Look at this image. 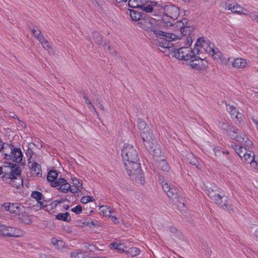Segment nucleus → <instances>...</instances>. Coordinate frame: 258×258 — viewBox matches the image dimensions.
<instances>
[{"label": "nucleus", "instance_id": "f257e3e1", "mask_svg": "<svg viewBox=\"0 0 258 258\" xmlns=\"http://www.w3.org/2000/svg\"><path fill=\"white\" fill-rule=\"evenodd\" d=\"M143 28L150 35H155L157 37L160 38L163 40L160 42V46L163 48H172V44L169 42L179 38V36L172 33H167L164 31V29L167 27H170L172 23L167 21L157 23L155 19L144 21L142 23Z\"/></svg>", "mask_w": 258, "mask_h": 258}, {"label": "nucleus", "instance_id": "f03ea898", "mask_svg": "<svg viewBox=\"0 0 258 258\" xmlns=\"http://www.w3.org/2000/svg\"><path fill=\"white\" fill-rule=\"evenodd\" d=\"M138 127L144 144L148 152L154 157H158L161 154L156 141L153 139L152 133L147 126L146 122L140 119L138 120Z\"/></svg>", "mask_w": 258, "mask_h": 258}, {"label": "nucleus", "instance_id": "7ed1b4c3", "mask_svg": "<svg viewBox=\"0 0 258 258\" xmlns=\"http://www.w3.org/2000/svg\"><path fill=\"white\" fill-rule=\"evenodd\" d=\"M121 156L125 169L130 171L131 165H134L138 170L139 167V158L137 150L132 145L127 144L124 145L121 151Z\"/></svg>", "mask_w": 258, "mask_h": 258}, {"label": "nucleus", "instance_id": "20e7f679", "mask_svg": "<svg viewBox=\"0 0 258 258\" xmlns=\"http://www.w3.org/2000/svg\"><path fill=\"white\" fill-rule=\"evenodd\" d=\"M188 20L186 18H183L180 21H178L173 25L172 24L171 26H173L174 29L176 32V35H179V38L177 39H183L186 41V44L190 45L192 42L191 33L194 28L188 25Z\"/></svg>", "mask_w": 258, "mask_h": 258}, {"label": "nucleus", "instance_id": "39448f33", "mask_svg": "<svg viewBox=\"0 0 258 258\" xmlns=\"http://www.w3.org/2000/svg\"><path fill=\"white\" fill-rule=\"evenodd\" d=\"M221 127L227 132L231 139L243 144L248 148L252 146V142L247 138L246 134L241 130L225 123H221Z\"/></svg>", "mask_w": 258, "mask_h": 258}, {"label": "nucleus", "instance_id": "423d86ee", "mask_svg": "<svg viewBox=\"0 0 258 258\" xmlns=\"http://www.w3.org/2000/svg\"><path fill=\"white\" fill-rule=\"evenodd\" d=\"M208 195L215 203L219 205L223 209H227L229 204L227 197L222 194L221 190L215 185H213L208 189Z\"/></svg>", "mask_w": 258, "mask_h": 258}, {"label": "nucleus", "instance_id": "0eeeda50", "mask_svg": "<svg viewBox=\"0 0 258 258\" xmlns=\"http://www.w3.org/2000/svg\"><path fill=\"white\" fill-rule=\"evenodd\" d=\"M214 44L205 41L202 38L198 39L195 45V50L198 55H205L213 52Z\"/></svg>", "mask_w": 258, "mask_h": 258}, {"label": "nucleus", "instance_id": "6e6552de", "mask_svg": "<svg viewBox=\"0 0 258 258\" xmlns=\"http://www.w3.org/2000/svg\"><path fill=\"white\" fill-rule=\"evenodd\" d=\"M172 54L176 58L184 60H190L196 51L188 46L181 47L178 49L172 48Z\"/></svg>", "mask_w": 258, "mask_h": 258}, {"label": "nucleus", "instance_id": "1a4fd4ad", "mask_svg": "<svg viewBox=\"0 0 258 258\" xmlns=\"http://www.w3.org/2000/svg\"><path fill=\"white\" fill-rule=\"evenodd\" d=\"M160 10H163V13L165 16L162 20L156 21L157 23L163 21L164 20L165 22L169 21L172 23L171 21L176 19L179 14L178 8L174 5H167L163 8L161 7Z\"/></svg>", "mask_w": 258, "mask_h": 258}, {"label": "nucleus", "instance_id": "9d476101", "mask_svg": "<svg viewBox=\"0 0 258 258\" xmlns=\"http://www.w3.org/2000/svg\"><path fill=\"white\" fill-rule=\"evenodd\" d=\"M205 55H198L196 52L189 61L190 67L197 70H203L208 66V61Z\"/></svg>", "mask_w": 258, "mask_h": 258}, {"label": "nucleus", "instance_id": "9b49d317", "mask_svg": "<svg viewBox=\"0 0 258 258\" xmlns=\"http://www.w3.org/2000/svg\"><path fill=\"white\" fill-rule=\"evenodd\" d=\"M162 188L166 192L167 196L173 201L176 200L177 202L181 204L182 198L179 196V190L174 185L168 182H163Z\"/></svg>", "mask_w": 258, "mask_h": 258}, {"label": "nucleus", "instance_id": "f8f14e48", "mask_svg": "<svg viewBox=\"0 0 258 258\" xmlns=\"http://www.w3.org/2000/svg\"><path fill=\"white\" fill-rule=\"evenodd\" d=\"M23 232L18 228L6 226L0 222V235L5 237H19Z\"/></svg>", "mask_w": 258, "mask_h": 258}, {"label": "nucleus", "instance_id": "ddd939ff", "mask_svg": "<svg viewBox=\"0 0 258 258\" xmlns=\"http://www.w3.org/2000/svg\"><path fill=\"white\" fill-rule=\"evenodd\" d=\"M130 171L126 169L127 173L130 178L138 184H143L144 181V176L142 170L141 169V165L139 163V167L138 170L134 167V165H131Z\"/></svg>", "mask_w": 258, "mask_h": 258}, {"label": "nucleus", "instance_id": "4468645a", "mask_svg": "<svg viewBox=\"0 0 258 258\" xmlns=\"http://www.w3.org/2000/svg\"><path fill=\"white\" fill-rule=\"evenodd\" d=\"M10 149V154L7 153H4L5 158L6 159H10L17 163H20L22 160L23 154L20 148H15L14 149L9 148Z\"/></svg>", "mask_w": 258, "mask_h": 258}, {"label": "nucleus", "instance_id": "2eb2a0df", "mask_svg": "<svg viewBox=\"0 0 258 258\" xmlns=\"http://www.w3.org/2000/svg\"><path fill=\"white\" fill-rule=\"evenodd\" d=\"M243 162L250 164L251 167L254 169H257L258 167V163L255 158L254 153L250 150H247L246 153H244V155L241 157Z\"/></svg>", "mask_w": 258, "mask_h": 258}, {"label": "nucleus", "instance_id": "dca6fc26", "mask_svg": "<svg viewBox=\"0 0 258 258\" xmlns=\"http://www.w3.org/2000/svg\"><path fill=\"white\" fill-rule=\"evenodd\" d=\"M21 170L19 167H17L14 170V176L12 178L10 184L17 188H19L23 186V179L21 177Z\"/></svg>", "mask_w": 258, "mask_h": 258}, {"label": "nucleus", "instance_id": "f3484780", "mask_svg": "<svg viewBox=\"0 0 258 258\" xmlns=\"http://www.w3.org/2000/svg\"><path fill=\"white\" fill-rule=\"evenodd\" d=\"M51 185L53 187L59 186L58 189L63 193H67L70 188V184L63 178H58Z\"/></svg>", "mask_w": 258, "mask_h": 258}, {"label": "nucleus", "instance_id": "a211bd4d", "mask_svg": "<svg viewBox=\"0 0 258 258\" xmlns=\"http://www.w3.org/2000/svg\"><path fill=\"white\" fill-rule=\"evenodd\" d=\"M227 110L235 122L238 123L241 122L243 118V115L238 112L235 107L232 105L229 106Z\"/></svg>", "mask_w": 258, "mask_h": 258}, {"label": "nucleus", "instance_id": "6ab92c4d", "mask_svg": "<svg viewBox=\"0 0 258 258\" xmlns=\"http://www.w3.org/2000/svg\"><path fill=\"white\" fill-rule=\"evenodd\" d=\"M4 207L6 210L15 215H19L20 214L21 209L23 207L18 203H8L6 204Z\"/></svg>", "mask_w": 258, "mask_h": 258}, {"label": "nucleus", "instance_id": "aec40b11", "mask_svg": "<svg viewBox=\"0 0 258 258\" xmlns=\"http://www.w3.org/2000/svg\"><path fill=\"white\" fill-rule=\"evenodd\" d=\"M247 60L243 58H235L232 61V66L236 69H243L247 66Z\"/></svg>", "mask_w": 258, "mask_h": 258}, {"label": "nucleus", "instance_id": "412c9836", "mask_svg": "<svg viewBox=\"0 0 258 258\" xmlns=\"http://www.w3.org/2000/svg\"><path fill=\"white\" fill-rule=\"evenodd\" d=\"M16 169L15 166H12L10 171L9 172L4 171V174L2 177V180L6 183H10L12 182V180L14 176V170Z\"/></svg>", "mask_w": 258, "mask_h": 258}, {"label": "nucleus", "instance_id": "4be33fe9", "mask_svg": "<svg viewBox=\"0 0 258 258\" xmlns=\"http://www.w3.org/2000/svg\"><path fill=\"white\" fill-rule=\"evenodd\" d=\"M149 0H129L128 5L132 8H142L143 6L147 5Z\"/></svg>", "mask_w": 258, "mask_h": 258}, {"label": "nucleus", "instance_id": "5701e85b", "mask_svg": "<svg viewBox=\"0 0 258 258\" xmlns=\"http://www.w3.org/2000/svg\"><path fill=\"white\" fill-rule=\"evenodd\" d=\"M31 197L36 200L37 203L39 205L40 208L46 206V202L41 201V200L43 199V196L40 192L38 191H33L31 194Z\"/></svg>", "mask_w": 258, "mask_h": 258}, {"label": "nucleus", "instance_id": "b1692460", "mask_svg": "<svg viewBox=\"0 0 258 258\" xmlns=\"http://www.w3.org/2000/svg\"><path fill=\"white\" fill-rule=\"evenodd\" d=\"M187 161L190 164L195 166L197 169L201 170L202 168V164H201L198 160L191 153H189L186 157Z\"/></svg>", "mask_w": 258, "mask_h": 258}, {"label": "nucleus", "instance_id": "393cba45", "mask_svg": "<svg viewBox=\"0 0 258 258\" xmlns=\"http://www.w3.org/2000/svg\"><path fill=\"white\" fill-rule=\"evenodd\" d=\"M31 173L33 176L41 177L42 175L41 166L36 162H34L32 164Z\"/></svg>", "mask_w": 258, "mask_h": 258}, {"label": "nucleus", "instance_id": "a878e982", "mask_svg": "<svg viewBox=\"0 0 258 258\" xmlns=\"http://www.w3.org/2000/svg\"><path fill=\"white\" fill-rule=\"evenodd\" d=\"M130 17L131 19L134 21H141V24L143 26L142 23L144 22V21H146V20H142V15L140 12H138L137 11H135L134 10H131L130 11ZM151 19H153V18H151ZM151 20V19H147V20Z\"/></svg>", "mask_w": 258, "mask_h": 258}, {"label": "nucleus", "instance_id": "bb28decb", "mask_svg": "<svg viewBox=\"0 0 258 258\" xmlns=\"http://www.w3.org/2000/svg\"><path fill=\"white\" fill-rule=\"evenodd\" d=\"M226 8L228 10H231L232 12L238 13L242 11V8L235 3H226Z\"/></svg>", "mask_w": 258, "mask_h": 258}, {"label": "nucleus", "instance_id": "cd10ccee", "mask_svg": "<svg viewBox=\"0 0 258 258\" xmlns=\"http://www.w3.org/2000/svg\"><path fill=\"white\" fill-rule=\"evenodd\" d=\"M233 149L235 150L237 155L241 158L244 155V153H246L247 149L246 148L242 146H239L237 144H234L232 146Z\"/></svg>", "mask_w": 258, "mask_h": 258}, {"label": "nucleus", "instance_id": "c85d7f7f", "mask_svg": "<svg viewBox=\"0 0 258 258\" xmlns=\"http://www.w3.org/2000/svg\"><path fill=\"white\" fill-rule=\"evenodd\" d=\"M55 218L57 220L66 222H70L71 220L70 213L68 212H66L64 213H58L55 216Z\"/></svg>", "mask_w": 258, "mask_h": 258}, {"label": "nucleus", "instance_id": "c756f323", "mask_svg": "<svg viewBox=\"0 0 258 258\" xmlns=\"http://www.w3.org/2000/svg\"><path fill=\"white\" fill-rule=\"evenodd\" d=\"M110 249L114 248L117 250L119 253H123L126 251L124 249V246L122 243H117L116 242L111 243L109 245Z\"/></svg>", "mask_w": 258, "mask_h": 258}, {"label": "nucleus", "instance_id": "7c9ffc66", "mask_svg": "<svg viewBox=\"0 0 258 258\" xmlns=\"http://www.w3.org/2000/svg\"><path fill=\"white\" fill-rule=\"evenodd\" d=\"M71 256L72 258H91L86 253L82 252L80 250L72 252Z\"/></svg>", "mask_w": 258, "mask_h": 258}, {"label": "nucleus", "instance_id": "2f4dec72", "mask_svg": "<svg viewBox=\"0 0 258 258\" xmlns=\"http://www.w3.org/2000/svg\"><path fill=\"white\" fill-rule=\"evenodd\" d=\"M158 168L166 172L168 171L169 170L168 164L164 159H161L158 162Z\"/></svg>", "mask_w": 258, "mask_h": 258}, {"label": "nucleus", "instance_id": "473e14b6", "mask_svg": "<svg viewBox=\"0 0 258 258\" xmlns=\"http://www.w3.org/2000/svg\"><path fill=\"white\" fill-rule=\"evenodd\" d=\"M150 3L151 5H148L147 6H145V5H144L142 7V8H141V9L147 13H150L153 11H156V9H155V7H157V3L150 2Z\"/></svg>", "mask_w": 258, "mask_h": 258}, {"label": "nucleus", "instance_id": "72a5a7b5", "mask_svg": "<svg viewBox=\"0 0 258 258\" xmlns=\"http://www.w3.org/2000/svg\"><path fill=\"white\" fill-rule=\"evenodd\" d=\"M58 176V174L55 170H50L47 175V180L51 182L52 184L54 182L56 181L57 179L56 178Z\"/></svg>", "mask_w": 258, "mask_h": 258}, {"label": "nucleus", "instance_id": "f704fd0d", "mask_svg": "<svg viewBox=\"0 0 258 258\" xmlns=\"http://www.w3.org/2000/svg\"><path fill=\"white\" fill-rule=\"evenodd\" d=\"M51 243L58 249L63 248L65 246L64 242L62 240H58L55 238L51 239Z\"/></svg>", "mask_w": 258, "mask_h": 258}, {"label": "nucleus", "instance_id": "c9c22d12", "mask_svg": "<svg viewBox=\"0 0 258 258\" xmlns=\"http://www.w3.org/2000/svg\"><path fill=\"white\" fill-rule=\"evenodd\" d=\"M31 32L34 36L40 42L42 41L44 38L43 35L41 34V31L39 29H33Z\"/></svg>", "mask_w": 258, "mask_h": 258}, {"label": "nucleus", "instance_id": "e433bc0d", "mask_svg": "<svg viewBox=\"0 0 258 258\" xmlns=\"http://www.w3.org/2000/svg\"><path fill=\"white\" fill-rule=\"evenodd\" d=\"M93 37V39L97 44L100 45L102 43L103 38L98 32H94Z\"/></svg>", "mask_w": 258, "mask_h": 258}, {"label": "nucleus", "instance_id": "4c0bfd02", "mask_svg": "<svg viewBox=\"0 0 258 258\" xmlns=\"http://www.w3.org/2000/svg\"><path fill=\"white\" fill-rule=\"evenodd\" d=\"M125 252L130 253L132 256H135L140 254V250L136 247H132L129 248Z\"/></svg>", "mask_w": 258, "mask_h": 258}, {"label": "nucleus", "instance_id": "58836bf2", "mask_svg": "<svg viewBox=\"0 0 258 258\" xmlns=\"http://www.w3.org/2000/svg\"><path fill=\"white\" fill-rule=\"evenodd\" d=\"M101 208L102 209L101 212L103 216L111 217V211L108 208L102 206Z\"/></svg>", "mask_w": 258, "mask_h": 258}, {"label": "nucleus", "instance_id": "ea45409f", "mask_svg": "<svg viewBox=\"0 0 258 258\" xmlns=\"http://www.w3.org/2000/svg\"><path fill=\"white\" fill-rule=\"evenodd\" d=\"M21 221L26 224H30L32 221L27 215H23L20 218Z\"/></svg>", "mask_w": 258, "mask_h": 258}, {"label": "nucleus", "instance_id": "a19ab883", "mask_svg": "<svg viewBox=\"0 0 258 258\" xmlns=\"http://www.w3.org/2000/svg\"><path fill=\"white\" fill-rule=\"evenodd\" d=\"M94 201V199L91 196H85L83 197L81 199V202L83 204H86L89 202H93Z\"/></svg>", "mask_w": 258, "mask_h": 258}, {"label": "nucleus", "instance_id": "79ce46f5", "mask_svg": "<svg viewBox=\"0 0 258 258\" xmlns=\"http://www.w3.org/2000/svg\"><path fill=\"white\" fill-rule=\"evenodd\" d=\"M71 211L76 214H80L82 212V208L80 205H77L74 208L72 209Z\"/></svg>", "mask_w": 258, "mask_h": 258}, {"label": "nucleus", "instance_id": "37998d69", "mask_svg": "<svg viewBox=\"0 0 258 258\" xmlns=\"http://www.w3.org/2000/svg\"><path fill=\"white\" fill-rule=\"evenodd\" d=\"M203 249L205 250L206 254L210 256L212 253V249L207 244H204L203 246Z\"/></svg>", "mask_w": 258, "mask_h": 258}, {"label": "nucleus", "instance_id": "c03bdc74", "mask_svg": "<svg viewBox=\"0 0 258 258\" xmlns=\"http://www.w3.org/2000/svg\"><path fill=\"white\" fill-rule=\"evenodd\" d=\"M40 42L42 45V46L43 48L45 49L48 50L49 48H50V46H49V42L44 38L42 41H40Z\"/></svg>", "mask_w": 258, "mask_h": 258}, {"label": "nucleus", "instance_id": "a18cd8bd", "mask_svg": "<svg viewBox=\"0 0 258 258\" xmlns=\"http://www.w3.org/2000/svg\"><path fill=\"white\" fill-rule=\"evenodd\" d=\"M209 54L212 55L213 57L215 59H217L220 57L221 53L219 51H216L214 48L213 52Z\"/></svg>", "mask_w": 258, "mask_h": 258}, {"label": "nucleus", "instance_id": "49530a36", "mask_svg": "<svg viewBox=\"0 0 258 258\" xmlns=\"http://www.w3.org/2000/svg\"><path fill=\"white\" fill-rule=\"evenodd\" d=\"M10 148V147L7 145L6 146H4L3 143L0 141V152L2 149H4L3 152L4 154L5 153L8 152V149Z\"/></svg>", "mask_w": 258, "mask_h": 258}, {"label": "nucleus", "instance_id": "de8ad7c7", "mask_svg": "<svg viewBox=\"0 0 258 258\" xmlns=\"http://www.w3.org/2000/svg\"><path fill=\"white\" fill-rule=\"evenodd\" d=\"M96 103L98 104L100 108L102 111H104L105 110L104 106L103 105V103H102L101 100L100 99V98L98 97V98H97L96 99Z\"/></svg>", "mask_w": 258, "mask_h": 258}, {"label": "nucleus", "instance_id": "09e8293b", "mask_svg": "<svg viewBox=\"0 0 258 258\" xmlns=\"http://www.w3.org/2000/svg\"><path fill=\"white\" fill-rule=\"evenodd\" d=\"M87 104L89 105V108H90V109H91L92 111H93L94 112H95L96 114L98 115V112L96 110V109L94 106V105L91 103V102L88 101V102H87Z\"/></svg>", "mask_w": 258, "mask_h": 258}, {"label": "nucleus", "instance_id": "8fccbe9b", "mask_svg": "<svg viewBox=\"0 0 258 258\" xmlns=\"http://www.w3.org/2000/svg\"><path fill=\"white\" fill-rule=\"evenodd\" d=\"M69 190L73 194L77 193L78 191L79 190V188L78 186L76 185H73L72 187L70 186V188Z\"/></svg>", "mask_w": 258, "mask_h": 258}, {"label": "nucleus", "instance_id": "3c124183", "mask_svg": "<svg viewBox=\"0 0 258 258\" xmlns=\"http://www.w3.org/2000/svg\"><path fill=\"white\" fill-rule=\"evenodd\" d=\"M170 231L173 234H178L180 233V231H178L176 228L174 227H170L169 228Z\"/></svg>", "mask_w": 258, "mask_h": 258}, {"label": "nucleus", "instance_id": "603ef678", "mask_svg": "<svg viewBox=\"0 0 258 258\" xmlns=\"http://www.w3.org/2000/svg\"><path fill=\"white\" fill-rule=\"evenodd\" d=\"M73 180L74 184H75V185L78 186V187L82 186V183L80 184V185H79L80 183V181L77 178H75Z\"/></svg>", "mask_w": 258, "mask_h": 258}, {"label": "nucleus", "instance_id": "864d4df0", "mask_svg": "<svg viewBox=\"0 0 258 258\" xmlns=\"http://www.w3.org/2000/svg\"><path fill=\"white\" fill-rule=\"evenodd\" d=\"M16 117L17 118H18V120H19V124L23 127L24 128H25L26 127V125L25 124V123L21 120H20L18 117L17 116H16Z\"/></svg>", "mask_w": 258, "mask_h": 258}, {"label": "nucleus", "instance_id": "5fc2aeb1", "mask_svg": "<svg viewBox=\"0 0 258 258\" xmlns=\"http://www.w3.org/2000/svg\"><path fill=\"white\" fill-rule=\"evenodd\" d=\"M111 220L114 223L117 224L119 222L118 219L115 216H112L111 217Z\"/></svg>", "mask_w": 258, "mask_h": 258}, {"label": "nucleus", "instance_id": "6e6d98bb", "mask_svg": "<svg viewBox=\"0 0 258 258\" xmlns=\"http://www.w3.org/2000/svg\"><path fill=\"white\" fill-rule=\"evenodd\" d=\"M50 256V255H47L45 253H42L40 254L39 258H49Z\"/></svg>", "mask_w": 258, "mask_h": 258}, {"label": "nucleus", "instance_id": "4d7b16f0", "mask_svg": "<svg viewBox=\"0 0 258 258\" xmlns=\"http://www.w3.org/2000/svg\"><path fill=\"white\" fill-rule=\"evenodd\" d=\"M58 204H59V202H58L56 200H55L51 203V205L52 207L55 208L57 206V205Z\"/></svg>", "mask_w": 258, "mask_h": 258}, {"label": "nucleus", "instance_id": "13d9d810", "mask_svg": "<svg viewBox=\"0 0 258 258\" xmlns=\"http://www.w3.org/2000/svg\"><path fill=\"white\" fill-rule=\"evenodd\" d=\"M214 151L215 155H217V154H218V152L219 151L218 147L215 148L214 149Z\"/></svg>", "mask_w": 258, "mask_h": 258}, {"label": "nucleus", "instance_id": "bf43d9fd", "mask_svg": "<svg viewBox=\"0 0 258 258\" xmlns=\"http://www.w3.org/2000/svg\"><path fill=\"white\" fill-rule=\"evenodd\" d=\"M84 100H85V101L86 103H87V102H88V101H90L89 100L88 98L86 95H85V96H84Z\"/></svg>", "mask_w": 258, "mask_h": 258}, {"label": "nucleus", "instance_id": "052dcab7", "mask_svg": "<svg viewBox=\"0 0 258 258\" xmlns=\"http://www.w3.org/2000/svg\"><path fill=\"white\" fill-rule=\"evenodd\" d=\"M252 120H253V122L256 125L257 128L258 130V121L256 120L254 118H252Z\"/></svg>", "mask_w": 258, "mask_h": 258}, {"label": "nucleus", "instance_id": "680f3d73", "mask_svg": "<svg viewBox=\"0 0 258 258\" xmlns=\"http://www.w3.org/2000/svg\"><path fill=\"white\" fill-rule=\"evenodd\" d=\"M253 19L258 22V15H254L253 16Z\"/></svg>", "mask_w": 258, "mask_h": 258}, {"label": "nucleus", "instance_id": "e2e57ef3", "mask_svg": "<svg viewBox=\"0 0 258 258\" xmlns=\"http://www.w3.org/2000/svg\"><path fill=\"white\" fill-rule=\"evenodd\" d=\"M69 208V206L68 205H64L63 206V208L65 209V210H68Z\"/></svg>", "mask_w": 258, "mask_h": 258}, {"label": "nucleus", "instance_id": "0e129e2a", "mask_svg": "<svg viewBox=\"0 0 258 258\" xmlns=\"http://www.w3.org/2000/svg\"><path fill=\"white\" fill-rule=\"evenodd\" d=\"M116 2L119 3H121V2H126L127 0H115Z\"/></svg>", "mask_w": 258, "mask_h": 258}, {"label": "nucleus", "instance_id": "69168bd1", "mask_svg": "<svg viewBox=\"0 0 258 258\" xmlns=\"http://www.w3.org/2000/svg\"><path fill=\"white\" fill-rule=\"evenodd\" d=\"M255 236L258 238V229L255 231Z\"/></svg>", "mask_w": 258, "mask_h": 258}, {"label": "nucleus", "instance_id": "338daca9", "mask_svg": "<svg viewBox=\"0 0 258 258\" xmlns=\"http://www.w3.org/2000/svg\"><path fill=\"white\" fill-rule=\"evenodd\" d=\"M4 172L3 167L0 166V174H3Z\"/></svg>", "mask_w": 258, "mask_h": 258}, {"label": "nucleus", "instance_id": "774afa93", "mask_svg": "<svg viewBox=\"0 0 258 258\" xmlns=\"http://www.w3.org/2000/svg\"><path fill=\"white\" fill-rule=\"evenodd\" d=\"M58 202H59V203H61L62 202H63L64 201V200H56Z\"/></svg>", "mask_w": 258, "mask_h": 258}]
</instances>
